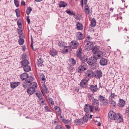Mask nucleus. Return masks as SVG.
<instances>
[{
	"label": "nucleus",
	"mask_w": 129,
	"mask_h": 129,
	"mask_svg": "<svg viewBox=\"0 0 129 129\" xmlns=\"http://www.w3.org/2000/svg\"><path fill=\"white\" fill-rule=\"evenodd\" d=\"M27 20L28 23L29 24L30 23V20L29 18V16H28L27 17Z\"/></svg>",
	"instance_id": "e2e57ef3"
},
{
	"label": "nucleus",
	"mask_w": 129,
	"mask_h": 129,
	"mask_svg": "<svg viewBox=\"0 0 129 129\" xmlns=\"http://www.w3.org/2000/svg\"><path fill=\"white\" fill-rule=\"evenodd\" d=\"M75 123L77 125H80L83 123V122L82 120L79 119H77L75 120Z\"/></svg>",
	"instance_id": "cd10ccee"
},
{
	"label": "nucleus",
	"mask_w": 129,
	"mask_h": 129,
	"mask_svg": "<svg viewBox=\"0 0 129 129\" xmlns=\"http://www.w3.org/2000/svg\"><path fill=\"white\" fill-rule=\"evenodd\" d=\"M117 96V95H116L115 93H111L110 95L109 96V99H114L115 97Z\"/></svg>",
	"instance_id": "a18cd8bd"
},
{
	"label": "nucleus",
	"mask_w": 129,
	"mask_h": 129,
	"mask_svg": "<svg viewBox=\"0 0 129 129\" xmlns=\"http://www.w3.org/2000/svg\"><path fill=\"white\" fill-rule=\"evenodd\" d=\"M45 109V110L46 112H51V110L48 106H44Z\"/></svg>",
	"instance_id": "864d4df0"
},
{
	"label": "nucleus",
	"mask_w": 129,
	"mask_h": 129,
	"mask_svg": "<svg viewBox=\"0 0 129 129\" xmlns=\"http://www.w3.org/2000/svg\"><path fill=\"white\" fill-rule=\"evenodd\" d=\"M114 120H116V121L117 122H120L123 121V117L120 114H117Z\"/></svg>",
	"instance_id": "1a4fd4ad"
},
{
	"label": "nucleus",
	"mask_w": 129,
	"mask_h": 129,
	"mask_svg": "<svg viewBox=\"0 0 129 129\" xmlns=\"http://www.w3.org/2000/svg\"><path fill=\"white\" fill-rule=\"evenodd\" d=\"M96 21L94 18H93L90 24V26L92 27H94L96 25Z\"/></svg>",
	"instance_id": "c9c22d12"
},
{
	"label": "nucleus",
	"mask_w": 129,
	"mask_h": 129,
	"mask_svg": "<svg viewBox=\"0 0 129 129\" xmlns=\"http://www.w3.org/2000/svg\"><path fill=\"white\" fill-rule=\"evenodd\" d=\"M78 58L80 59V60L82 62V63H85L87 60L88 59L87 56L85 55L83 56L82 57L81 56L80 57Z\"/></svg>",
	"instance_id": "4be33fe9"
},
{
	"label": "nucleus",
	"mask_w": 129,
	"mask_h": 129,
	"mask_svg": "<svg viewBox=\"0 0 129 129\" xmlns=\"http://www.w3.org/2000/svg\"><path fill=\"white\" fill-rule=\"evenodd\" d=\"M15 12L17 17H20V11L18 9H16L15 10Z\"/></svg>",
	"instance_id": "37998d69"
},
{
	"label": "nucleus",
	"mask_w": 129,
	"mask_h": 129,
	"mask_svg": "<svg viewBox=\"0 0 129 129\" xmlns=\"http://www.w3.org/2000/svg\"><path fill=\"white\" fill-rule=\"evenodd\" d=\"M84 9V11L85 14L87 15L89 14L90 11L88 5L85 6Z\"/></svg>",
	"instance_id": "2f4dec72"
},
{
	"label": "nucleus",
	"mask_w": 129,
	"mask_h": 129,
	"mask_svg": "<svg viewBox=\"0 0 129 129\" xmlns=\"http://www.w3.org/2000/svg\"><path fill=\"white\" fill-rule=\"evenodd\" d=\"M65 12L67 14L70 16L74 15L77 16L76 14H75L74 11H71L70 10H67Z\"/></svg>",
	"instance_id": "c85d7f7f"
},
{
	"label": "nucleus",
	"mask_w": 129,
	"mask_h": 129,
	"mask_svg": "<svg viewBox=\"0 0 129 129\" xmlns=\"http://www.w3.org/2000/svg\"><path fill=\"white\" fill-rule=\"evenodd\" d=\"M67 3L64 2H61L60 4H59V7H64L66 6H67Z\"/></svg>",
	"instance_id": "4c0bfd02"
},
{
	"label": "nucleus",
	"mask_w": 129,
	"mask_h": 129,
	"mask_svg": "<svg viewBox=\"0 0 129 129\" xmlns=\"http://www.w3.org/2000/svg\"><path fill=\"white\" fill-rule=\"evenodd\" d=\"M37 64L39 67H43L44 66V61L42 58L40 57L37 60Z\"/></svg>",
	"instance_id": "6e6552de"
},
{
	"label": "nucleus",
	"mask_w": 129,
	"mask_h": 129,
	"mask_svg": "<svg viewBox=\"0 0 129 129\" xmlns=\"http://www.w3.org/2000/svg\"><path fill=\"white\" fill-rule=\"evenodd\" d=\"M94 57L89 58L87 61L88 63L90 66L93 63L96 62V59L99 58L103 53L101 50L98 46H94L92 50Z\"/></svg>",
	"instance_id": "f257e3e1"
},
{
	"label": "nucleus",
	"mask_w": 129,
	"mask_h": 129,
	"mask_svg": "<svg viewBox=\"0 0 129 129\" xmlns=\"http://www.w3.org/2000/svg\"><path fill=\"white\" fill-rule=\"evenodd\" d=\"M76 28L78 30H82L83 28L82 24L80 22H78L76 24Z\"/></svg>",
	"instance_id": "5701e85b"
},
{
	"label": "nucleus",
	"mask_w": 129,
	"mask_h": 129,
	"mask_svg": "<svg viewBox=\"0 0 129 129\" xmlns=\"http://www.w3.org/2000/svg\"><path fill=\"white\" fill-rule=\"evenodd\" d=\"M34 78L31 76L27 77V78L22 83L23 87L25 88H26L29 87L32 84V81H33Z\"/></svg>",
	"instance_id": "7ed1b4c3"
},
{
	"label": "nucleus",
	"mask_w": 129,
	"mask_h": 129,
	"mask_svg": "<svg viewBox=\"0 0 129 129\" xmlns=\"http://www.w3.org/2000/svg\"><path fill=\"white\" fill-rule=\"evenodd\" d=\"M20 29H18V34H19L22 33V32L23 31V29L21 27L20 28Z\"/></svg>",
	"instance_id": "bf43d9fd"
},
{
	"label": "nucleus",
	"mask_w": 129,
	"mask_h": 129,
	"mask_svg": "<svg viewBox=\"0 0 129 129\" xmlns=\"http://www.w3.org/2000/svg\"><path fill=\"white\" fill-rule=\"evenodd\" d=\"M82 49L81 47L78 49L76 51V55L78 58L80 57L81 56Z\"/></svg>",
	"instance_id": "b1692460"
},
{
	"label": "nucleus",
	"mask_w": 129,
	"mask_h": 129,
	"mask_svg": "<svg viewBox=\"0 0 129 129\" xmlns=\"http://www.w3.org/2000/svg\"><path fill=\"white\" fill-rule=\"evenodd\" d=\"M43 101H41V102L40 103V105H44L45 104V101L44 99H43Z\"/></svg>",
	"instance_id": "13d9d810"
},
{
	"label": "nucleus",
	"mask_w": 129,
	"mask_h": 129,
	"mask_svg": "<svg viewBox=\"0 0 129 129\" xmlns=\"http://www.w3.org/2000/svg\"><path fill=\"white\" fill-rule=\"evenodd\" d=\"M80 5L82 7H83V1H81Z\"/></svg>",
	"instance_id": "0e129e2a"
},
{
	"label": "nucleus",
	"mask_w": 129,
	"mask_h": 129,
	"mask_svg": "<svg viewBox=\"0 0 129 129\" xmlns=\"http://www.w3.org/2000/svg\"><path fill=\"white\" fill-rule=\"evenodd\" d=\"M88 80L83 79L81 81L80 84V85L81 87H86V83L88 82Z\"/></svg>",
	"instance_id": "2eb2a0df"
},
{
	"label": "nucleus",
	"mask_w": 129,
	"mask_h": 129,
	"mask_svg": "<svg viewBox=\"0 0 129 129\" xmlns=\"http://www.w3.org/2000/svg\"><path fill=\"white\" fill-rule=\"evenodd\" d=\"M105 97L103 96H102L101 95H99L98 97V100L102 102L104 99Z\"/></svg>",
	"instance_id": "49530a36"
},
{
	"label": "nucleus",
	"mask_w": 129,
	"mask_h": 129,
	"mask_svg": "<svg viewBox=\"0 0 129 129\" xmlns=\"http://www.w3.org/2000/svg\"><path fill=\"white\" fill-rule=\"evenodd\" d=\"M92 105H95L98 106L99 105L98 101L95 99H93L92 100Z\"/></svg>",
	"instance_id": "473e14b6"
},
{
	"label": "nucleus",
	"mask_w": 129,
	"mask_h": 129,
	"mask_svg": "<svg viewBox=\"0 0 129 129\" xmlns=\"http://www.w3.org/2000/svg\"><path fill=\"white\" fill-rule=\"evenodd\" d=\"M39 77L41 80L45 81V77L44 75L42 73H40L39 74Z\"/></svg>",
	"instance_id": "72a5a7b5"
},
{
	"label": "nucleus",
	"mask_w": 129,
	"mask_h": 129,
	"mask_svg": "<svg viewBox=\"0 0 129 129\" xmlns=\"http://www.w3.org/2000/svg\"><path fill=\"white\" fill-rule=\"evenodd\" d=\"M87 65L85 63H82L78 68V71L79 72L81 73L87 70Z\"/></svg>",
	"instance_id": "39448f33"
},
{
	"label": "nucleus",
	"mask_w": 129,
	"mask_h": 129,
	"mask_svg": "<svg viewBox=\"0 0 129 129\" xmlns=\"http://www.w3.org/2000/svg\"><path fill=\"white\" fill-rule=\"evenodd\" d=\"M21 63L22 66L23 67L28 65L29 62L27 60L25 59L21 61Z\"/></svg>",
	"instance_id": "a878e982"
},
{
	"label": "nucleus",
	"mask_w": 129,
	"mask_h": 129,
	"mask_svg": "<svg viewBox=\"0 0 129 129\" xmlns=\"http://www.w3.org/2000/svg\"><path fill=\"white\" fill-rule=\"evenodd\" d=\"M71 47L73 49H77L79 45V43L76 41H72L70 43Z\"/></svg>",
	"instance_id": "0eeeda50"
},
{
	"label": "nucleus",
	"mask_w": 129,
	"mask_h": 129,
	"mask_svg": "<svg viewBox=\"0 0 129 129\" xmlns=\"http://www.w3.org/2000/svg\"><path fill=\"white\" fill-rule=\"evenodd\" d=\"M100 109L99 108V107L96 106L95 107V110L96 111L99 112L100 111Z\"/></svg>",
	"instance_id": "680f3d73"
},
{
	"label": "nucleus",
	"mask_w": 129,
	"mask_h": 129,
	"mask_svg": "<svg viewBox=\"0 0 129 129\" xmlns=\"http://www.w3.org/2000/svg\"><path fill=\"white\" fill-rule=\"evenodd\" d=\"M93 44L92 42H89L86 44L85 46V49L87 50H89L92 49V50L94 47L93 48Z\"/></svg>",
	"instance_id": "423d86ee"
},
{
	"label": "nucleus",
	"mask_w": 129,
	"mask_h": 129,
	"mask_svg": "<svg viewBox=\"0 0 129 129\" xmlns=\"http://www.w3.org/2000/svg\"><path fill=\"white\" fill-rule=\"evenodd\" d=\"M48 100L49 102H50L51 105L52 106L54 105V102L53 100L51 98H49Z\"/></svg>",
	"instance_id": "09e8293b"
},
{
	"label": "nucleus",
	"mask_w": 129,
	"mask_h": 129,
	"mask_svg": "<svg viewBox=\"0 0 129 129\" xmlns=\"http://www.w3.org/2000/svg\"><path fill=\"white\" fill-rule=\"evenodd\" d=\"M28 57L26 53H24L21 55V58L22 59H25Z\"/></svg>",
	"instance_id": "de8ad7c7"
},
{
	"label": "nucleus",
	"mask_w": 129,
	"mask_h": 129,
	"mask_svg": "<svg viewBox=\"0 0 129 129\" xmlns=\"http://www.w3.org/2000/svg\"><path fill=\"white\" fill-rule=\"evenodd\" d=\"M28 75L26 73H23L20 75V77L22 80H25L28 77Z\"/></svg>",
	"instance_id": "393cba45"
},
{
	"label": "nucleus",
	"mask_w": 129,
	"mask_h": 129,
	"mask_svg": "<svg viewBox=\"0 0 129 129\" xmlns=\"http://www.w3.org/2000/svg\"><path fill=\"white\" fill-rule=\"evenodd\" d=\"M19 38H21L22 37H23V36L24 35H22V33L19 34Z\"/></svg>",
	"instance_id": "69168bd1"
},
{
	"label": "nucleus",
	"mask_w": 129,
	"mask_h": 129,
	"mask_svg": "<svg viewBox=\"0 0 129 129\" xmlns=\"http://www.w3.org/2000/svg\"><path fill=\"white\" fill-rule=\"evenodd\" d=\"M55 129H64L61 125L58 124L55 126Z\"/></svg>",
	"instance_id": "603ef678"
},
{
	"label": "nucleus",
	"mask_w": 129,
	"mask_h": 129,
	"mask_svg": "<svg viewBox=\"0 0 129 129\" xmlns=\"http://www.w3.org/2000/svg\"><path fill=\"white\" fill-rule=\"evenodd\" d=\"M54 109L57 114L58 116H60L61 118H62V116H61V112L60 108L58 107L55 106L54 107Z\"/></svg>",
	"instance_id": "aec40b11"
},
{
	"label": "nucleus",
	"mask_w": 129,
	"mask_h": 129,
	"mask_svg": "<svg viewBox=\"0 0 129 129\" xmlns=\"http://www.w3.org/2000/svg\"><path fill=\"white\" fill-rule=\"evenodd\" d=\"M125 114L128 118L129 117V107L126 108L125 110Z\"/></svg>",
	"instance_id": "ea45409f"
},
{
	"label": "nucleus",
	"mask_w": 129,
	"mask_h": 129,
	"mask_svg": "<svg viewBox=\"0 0 129 129\" xmlns=\"http://www.w3.org/2000/svg\"><path fill=\"white\" fill-rule=\"evenodd\" d=\"M42 88L43 91L46 93H48L49 92V91L48 90V88L45 85L43 84Z\"/></svg>",
	"instance_id": "f704fd0d"
},
{
	"label": "nucleus",
	"mask_w": 129,
	"mask_h": 129,
	"mask_svg": "<svg viewBox=\"0 0 129 129\" xmlns=\"http://www.w3.org/2000/svg\"><path fill=\"white\" fill-rule=\"evenodd\" d=\"M24 71L25 72H28L30 71L31 70V67L28 65L23 67Z\"/></svg>",
	"instance_id": "7c9ffc66"
},
{
	"label": "nucleus",
	"mask_w": 129,
	"mask_h": 129,
	"mask_svg": "<svg viewBox=\"0 0 129 129\" xmlns=\"http://www.w3.org/2000/svg\"><path fill=\"white\" fill-rule=\"evenodd\" d=\"M102 76V73L101 71L99 70L96 71L95 75V78L97 79L100 78Z\"/></svg>",
	"instance_id": "dca6fc26"
},
{
	"label": "nucleus",
	"mask_w": 129,
	"mask_h": 129,
	"mask_svg": "<svg viewBox=\"0 0 129 129\" xmlns=\"http://www.w3.org/2000/svg\"><path fill=\"white\" fill-rule=\"evenodd\" d=\"M17 25L19 28H21L22 27V24L20 22H19L18 21L17 22Z\"/></svg>",
	"instance_id": "052dcab7"
},
{
	"label": "nucleus",
	"mask_w": 129,
	"mask_h": 129,
	"mask_svg": "<svg viewBox=\"0 0 129 129\" xmlns=\"http://www.w3.org/2000/svg\"><path fill=\"white\" fill-rule=\"evenodd\" d=\"M88 116L87 115L84 116L83 117V120L84 122H87L88 120Z\"/></svg>",
	"instance_id": "3c124183"
},
{
	"label": "nucleus",
	"mask_w": 129,
	"mask_h": 129,
	"mask_svg": "<svg viewBox=\"0 0 129 129\" xmlns=\"http://www.w3.org/2000/svg\"><path fill=\"white\" fill-rule=\"evenodd\" d=\"M99 67L98 64L96 62L93 63L90 66V67L91 69H95Z\"/></svg>",
	"instance_id": "bb28decb"
},
{
	"label": "nucleus",
	"mask_w": 129,
	"mask_h": 129,
	"mask_svg": "<svg viewBox=\"0 0 129 129\" xmlns=\"http://www.w3.org/2000/svg\"><path fill=\"white\" fill-rule=\"evenodd\" d=\"M67 128L68 129H70L71 128V127L68 125H66Z\"/></svg>",
	"instance_id": "774afa93"
},
{
	"label": "nucleus",
	"mask_w": 129,
	"mask_h": 129,
	"mask_svg": "<svg viewBox=\"0 0 129 129\" xmlns=\"http://www.w3.org/2000/svg\"><path fill=\"white\" fill-rule=\"evenodd\" d=\"M100 64L102 66L106 65L107 64V60L105 58H102L100 59Z\"/></svg>",
	"instance_id": "4468645a"
},
{
	"label": "nucleus",
	"mask_w": 129,
	"mask_h": 129,
	"mask_svg": "<svg viewBox=\"0 0 129 129\" xmlns=\"http://www.w3.org/2000/svg\"><path fill=\"white\" fill-rule=\"evenodd\" d=\"M76 39L78 40H81L83 38V35L80 32H77L76 36Z\"/></svg>",
	"instance_id": "f8f14e48"
},
{
	"label": "nucleus",
	"mask_w": 129,
	"mask_h": 129,
	"mask_svg": "<svg viewBox=\"0 0 129 129\" xmlns=\"http://www.w3.org/2000/svg\"><path fill=\"white\" fill-rule=\"evenodd\" d=\"M117 114L113 111H110L108 113L109 117L111 119L114 120Z\"/></svg>",
	"instance_id": "9b49d317"
},
{
	"label": "nucleus",
	"mask_w": 129,
	"mask_h": 129,
	"mask_svg": "<svg viewBox=\"0 0 129 129\" xmlns=\"http://www.w3.org/2000/svg\"><path fill=\"white\" fill-rule=\"evenodd\" d=\"M93 94H92L90 93H88L87 95V96L89 100L91 101L92 100H93L94 98L93 96Z\"/></svg>",
	"instance_id": "e433bc0d"
},
{
	"label": "nucleus",
	"mask_w": 129,
	"mask_h": 129,
	"mask_svg": "<svg viewBox=\"0 0 129 129\" xmlns=\"http://www.w3.org/2000/svg\"><path fill=\"white\" fill-rule=\"evenodd\" d=\"M68 47H70L69 46H66L64 47V49H63L62 51L63 52V53H65L68 52V50L66 48Z\"/></svg>",
	"instance_id": "8fccbe9b"
},
{
	"label": "nucleus",
	"mask_w": 129,
	"mask_h": 129,
	"mask_svg": "<svg viewBox=\"0 0 129 129\" xmlns=\"http://www.w3.org/2000/svg\"><path fill=\"white\" fill-rule=\"evenodd\" d=\"M35 94L39 98V99L41 97V94L40 92H39V93H35Z\"/></svg>",
	"instance_id": "6e6d98bb"
},
{
	"label": "nucleus",
	"mask_w": 129,
	"mask_h": 129,
	"mask_svg": "<svg viewBox=\"0 0 129 129\" xmlns=\"http://www.w3.org/2000/svg\"><path fill=\"white\" fill-rule=\"evenodd\" d=\"M32 10V9L31 7H29L27 8L26 10V14L28 15L30 13L31 11Z\"/></svg>",
	"instance_id": "79ce46f5"
},
{
	"label": "nucleus",
	"mask_w": 129,
	"mask_h": 129,
	"mask_svg": "<svg viewBox=\"0 0 129 129\" xmlns=\"http://www.w3.org/2000/svg\"><path fill=\"white\" fill-rule=\"evenodd\" d=\"M14 3L15 5L17 7H19V3L17 0H14Z\"/></svg>",
	"instance_id": "4d7b16f0"
},
{
	"label": "nucleus",
	"mask_w": 129,
	"mask_h": 129,
	"mask_svg": "<svg viewBox=\"0 0 129 129\" xmlns=\"http://www.w3.org/2000/svg\"><path fill=\"white\" fill-rule=\"evenodd\" d=\"M20 82H13L11 83L10 86L12 88L14 89L20 85Z\"/></svg>",
	"instance_id": "f3484780"
},
{
	"label": "nucleus",
	"mask_w": 129,
	"mask_h": 129,
	"mask_svg": "<svg viewBox=\"0 0 129 129\" xmlns=\"http://www.w3.org/2000/svg\"><path fill=\"white\" fill-rule=\"evenodd\" d=\"M58 46L60 47H64L65 46V44L63 42L60 41L58 43Z\"/></svg>",
	"instance_id": "58836bf2"
},
{
	"label": "nucleus",
	"mask_w": 129,
	"mask_h": 129,
	"mask_svg": "<svg viewBox=\"0 0 129 129\" xmlns=\"http://www.w3.org/2000/svg\"><path fill=\"white\" fill-rule=\"evenodd\" d=\"M84 109L85 112L86 113H88L89 112H92L93 111L94 107L90 105L89 104H85L84 107Z\"/></svg>",
	"instance_id": "20e7f679"
},
{
	"label": "nucleus",
	"mask_w": 129,
	"mask_h": 129,
	"mask_svg": "<svg viewBox=\"0 0 129 129\" xmlns=\"http://www.w3.org/2000/svg\"><path fill=\"white\" fill-rule=\"evenodd\" d=\"M110 106L111 108L114 109L116 107V103L114 101L111 100L110 101Z\"/></svg>",
	"instance_id": "412c9836"
},
{
	"label": "nucleus",
	"mask_w": 129,
	"mask_h": 129,
	"mask_svg": "<svg viewBox=\"0 0 129 129\" xmlns=\"http://www.w3.org/2000/svg\"><path fill=\"white\" fill-rule=\"evenodd\" d=\"M89 89L92 92L94 93L97 91L98 89L97 85H90L89 87Z\"/></svg>",
	"instance_id": "ddd939ff"
},
{
	"label": "nucleus",
	"mask_w": 129,
	"mask_h": 129,
	"mask_svg": "<svg viewBox=\"0 0 129 129\" xmlns=\"http://www.w3.org/2000/svg\"><path fill=\"white\" fill-rule=\"evenodd\" d=\"M85 74L87 78H91L93 76L94 73L93 71L91 70H88L85 72Z\"/></svg>",
	"instance_id": "9d476101"
},
{
	"label": "nucleus",
	"mask_w": 129,
	"mask_h": 129,
	"mask_svg": "<svg viewBox=\"0 0 129 129\" xmlns=\"http://www.w3.org/2000/svg\"><path fill=\"white\" fill-rule=\"evenodd\" d=\"M92 39L91 37L89 36H88L87 37L86 40L87 42H91V41H92Z\"/></svg>",
	"instance_id": "5fc2aeb1"
},
{
	"label": "nucleus",
	"mask_w": 129,
	"mask_h": 129,
	"mask_svg": "<svg viewBox=\"0 0 129 129\" xmlns=\"http://www.w3.org/2000/svg\"><path fill=\"white\" fill-rule=\"evenodd\" d=\"M87 0H84V3L85 5V6L87 5Z\"/></svg>",
	"instance_id": "338daca9"
},
{
	"label": "nucleus",
	"mask_w": 129,
	"mask_h": 129,
	"mask_svg": "<svg viewBox=\"0 0 129 129\" xmlns=\"http://www.w3.org/2000/svg\"><path fill=\"white\" fill-rule=\"evenodd\" d=\"M108 102L109 100L108 99L104 98V100L102 101L103 104L104 105H106L108 104Z\"/></svg>",
	"instance_id": "c03bdc74"
},
{
	"label": "nucleus",
	"mask_w": 129,
	"mask_h": 129,
	"mask_svg": "<svg viewBox=\"0 0 129 129\" xmlns=\"http://www.w3.org/2000/svg\"><path fill=\"white\" fill-rule=\"evenodd\" d=\"M24 41L22 38H19L18 41L19 44L20 45H22L24 43Z\"/></svg>",
	"instance_id": "a19ab883"
},
{
	"label": "nucleus",
	"mask_w": 129,
	"mask_h": 129,
	"mask_svg": "<svg viewBox=\"0 0 129 129\" xmlns=\"http://www.w3.org/2000/svg\"><path fill=\"white\" fill-rule=\"evenodd\" d=\"M119 106L121 107H124L125 105V102L122 99H120L119 101Z\"/></svg>",
	"instance_id": "6ab92c4d"
},
{
	"label": "nucleus",
	"mask_w": 129,
	"mask_h": 129,
	"mask_svg": "<svg viewBox=\"0 0 129 129\" xmlns=\"http://www.w3.org/2000/svg\"><path fill=\"white\" fill-rule=\"evenodd\" d=\"M69 61L70 62V65L72 66H74L76 63V61L73 58H71L69 59Z\"/></svg>",
	"instance_id": "c756f323"
},
{
	"label": "nucleus",
	"mask_w": 129,
	"mask_h": 129,
	"mask_svg": "<svg viewBox=\"0 0 129 129\" xmlns=\"http://www.w3.org/2000/svg\"><path fill=\"white\" fill-rule=\"evenodd\" d=\"M30 85L31 86L30 87L27 88H28L26 91L29 95H32L35 92L38 86L37 84L35 82H33L32 84Z\"/></svg>",
	"instance_id": "f03ea898"
},
{
	"label": "nucleus",
	"mask_w": 129,
	"mask_h": 129,
	"mask_svg": "<svg viewBox=\"0 0 129 129\" xmlns=\"http://www.w3.org/2000/svg\"><path fill=\"white\" fill-rule=\"evenodd\" d=\"M57 52L55 49H52L50 50L49 54L52 56L54 57L57 55Z\"/></svg>",
	"instance_id": "a211bd4d"
}]
</instances>
